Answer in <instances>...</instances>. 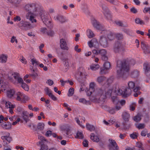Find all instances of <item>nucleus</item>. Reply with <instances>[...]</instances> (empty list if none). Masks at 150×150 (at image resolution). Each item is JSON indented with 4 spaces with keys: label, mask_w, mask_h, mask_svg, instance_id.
<instances>
[{
    "label": "nucleus",
    "mask_w": 150,
    "mask_h": 150,
    "mask_svg": "<svg viewBox=\"0 0 150 150\" xmlns=\"http://www.w3.org/2000/svg\"><path fill=\"white\" fill-rule=\"evenodd\" d=\"M127 61L125 59L122 61L118 60L117 62V67L120 68L117 70L118 77L123 79L126 78L128 74L129 69V64Z\"/></svg>",
    "instance_id": "f257e3e1"
},
{
    "label": "nucleus",
    "mask_w": 150,
    "mask_h": 150,
    "mask_svg": "<svg viewBox=\"0 0 150 150\" xmlns=\"http://www.w3.org/2000/svg\"><path fill=\"white\" fill-rule=\"evenodd\" d=\"M38 138L40 140L39 142V144H41V148L39 150H47L48 148L47 145V143L48 142L47 139L44 137L42 136H39Z\"/></svg>",
    "instance_id": "f03ea898"
},
{
    "label": "nucleus",
    "mask_w": 150,
    "mask_h": 150,
    "mask_svg": "<svg viewBox=\"0 0 150 150\" xmlns=\"http://www.w3.org/2000/svg\"><path fill=\"white\" fill-rule=\"evenodd\" d=\"M18 25L21 30H29L31 28V24L29 22L23 20L19 23Z\"/></svg>",
    "instance_id": "7ed1b4c3"
},
{
    "label": "nucleus",
    "mask_w": 150,
    "mask_h": 150,
    "mask_svg": "<svg viewBox=\"0 0 150 150\" xmlns=\"http://www.w3.org/2000/svg\"><path fill=\"white\" fill-rule=\"evenodd\" d=\"M117 94L119 95H122L124 98H126L129 96L131 94V91L129 89H119L117 91Z\"/></svg>",
    "instance_id": "20e7f679"
},
{
    "label": "nucleus",
    "mask_w": 150,
    "mask_h": 150,
    "mask_svg": "<svg viewBox=\"0 0 150 150\" xmlns=\"http://www.w3.org/2000/svg\"><path fill=\"white\" fill-rule=\"evenodd\" d=\"M36 6V5L34 3L28 4L25 6V8L28 13L32 14L33 12H36L37 10Z\"/></svg>",
    "instance_id": "39448f33"
},
{
    "label": "nucleus",
    "mask_w": 150,
    "mask_h": 150,
    "mask_svg": "<svg viewBox=\"0 0 150 150\" xmlns=\"http://www.w3.org/2000/svg\"><path fill=\"white\" fill-rule=\"evenodd\" d=\"M109 141L110 143L108 146L109 150H120L119 147L115 140L109 139Z\"/></svg>",
    "instance_id": "423d86ee"
},
{
    "label": "nucleus",
    "mask_w": 150,
    "mask_h": 150,
    "mask_svg": "<svg viewBox=\"0 0 150 150\" xmlns=\"http://www.w3.org/2000/svg\"><path fill=\"white\" fill-rule=\"evenodd\" d=\"M113 51L115 53H119L123 50L122 44L118 41H115L113 45Z\"/></svg>",
    "instance_id": "0eeeda50"
},
{
    "label": "nucleus",
    "mask_w": 150,
    "mask_h": 150,
    "mask_svg": "<svg viewBox=\"0 0 150 150\" xmlns=\"http://www.w3.org/2000/svg\"><path fill=\"white\" fill-rule=\"evenodd\" d=\"M143 67L145 73L147 77L146 82H149V80H150V66L148 64L145 63Z\"/></svg>",
    "instance_id": "6e6552de"
},
{
    "label": "nucleus",
    "mask_w": 150,
    "mask_h": 150,
    "mask_svg": "<svg viewBox=\"0 0 150 150\" xmlns=\"http://www.w3.org/2000/svg\"><path fill=\"white\" fill-rule=\"evenodd\" d=\"M141 47L145 54L150 53V45L146 44L144 42L142 41L141 43Z\"/></svg>",
    "instance_id": "1a4fd4ad"
},
{
    "label": "nucleus",
    "mask_w": 150,
    "mask_h": 150,
    "mask_svg": "<svg viewBox=\"0 0 150 150\" xmlns=\"http://www.w3.org/2000/svg\"><path fill=\"white\" fill-rule=\"evenodd\" d=\"M108 38L104 36H101L99 41L100 45L104 47H107L108 45Z\"/></svg>",
    "instance_id": "9d476101"
},
{
    "label": "nucleus",
    "mask_w": 150,
    "mask_h": 150,
    "mask_svg": "<svg viewBox=\"0 0 150 150\" xmlns=\"http://www.w3.org/2000/svg\"><path fill=\"white\" fill-rule=\"evenodd\" d=\"M6 137V139L4 141L3 145L7 147H9V145L8 144L10 143L12 141V138L9 136L10 134L9 133H8L7 134Z\"/></svg>",
    "instance_id": "9b49d317"
},
{
    "label": "nucleus",
    "mask_w": 150,
    "mask_h": 150,
    "mask_svg": "<svg viewBox=\"0 0 150 150\" xmlns=\"http://www.w3.org/2000/svg\"><path fill=\"white\" fill-rule=\"evenodd\" d=\"M60 47L62 50H68L69 48L67 46V44L65 40L63 39H61L60 40Z\"/></svg>",
    "instance_id": "f8f14e48"
},
{
    "label": "nucleus",
    "mask_w": 150,
    "mask_h": 150,
    "mask_svg": "<svg viewBox=\"0 0 150 150\" xmlns=\"http://www.w3.org/2000/svg\"><path fill=\"white\" fill-rule=\"evenodd\" d=\"M11 123L9 122H2L1 126L3 129L8 130L11 129Z\"/></svg>",
    "instance_id": "ddd939ff"
},
{
    "label": "nucleus",
    "mask_w": 150,
    "mask_h": 150,
    "mask_svg": "<svg viewBox=\"0 0 150 150\" xmlns=\"http://www.w3.org/2000/svg\"><path fill=\"white\" fill-rule=\"evenodd\" d=\"M95 84L94 82L91 83L89 85V90L87 92V94L88 96H90L95 91Z\"/></svg>",
    "instance_id": "4468645a"
},
{
    "label": "nucleus",
    "mask_w": 150,
    "mask_h": 150,
    "mask_svg": "<svg viewBox=\"0 0 150 150\" xmlns=\"http://www.w3.org/2000/svg\"><path fill=\"white\" fill-rule=\"evenodd\" d=\"M55 20L58 21L62 23L67 22L68 21L67 19H66L63 16L61 15H58L56 16Z\"/></svg>",
    "instance_id": "2eb2a0df"
},
{
    "label": "nucleus",
    "mask_w": 150,
    "mask_h": 150,
    "mask_svg": "<svg viewBox=\"0 0 150 150\" xmlns=\"http://www.w3.org/2000/svg\"><path fill=\"white\" fill-rule=\"evenodd\" d=\"M123 129H129L131 126L130 122L128 120H124L122 123Z\"/></svg>",
    "instance_id": "dca6fc26"
},
{
    "label": "nucleus",
    "mask_w": 150,
    "mask_h": 150,
    "mask_svg": "<svg viewBox=\"0 0 150 150\" xmlns=\"http://www.w3.org/2000/svg\"><path fill=\"white\" fill-rule=\"evenodd\" d=\"M122 116L124 121L129 120L130 117V114L127 112H123L122 115Z\"/></svg>",
    "instance_id": "f3484780"
},
{
    "label": "nucleus",
    "mask_w": 150,
    "mask_h": 150,
    "mask_svg": "<svg viewBox=\"0 0 150 150\" xmlns=\"http://www.w3.org/2000/svg\"><path fill=\"white\" fill-rule=\"evenodd\" d=\"M92 24L93 26L97 30H100L101 28L100 25L98 22L95 19H94L92 21Z\"/></svg>",
    "instance_id": "a211bd4d"
},
{
    "label": "nucleus",
    "mask_w": 150,
    "mask_h": 150,
    "mask_svg": "<svg viewBox=\"0 0 150 150\" xmlns=\"http://www.w3.org/2000/svg\"><path fill=\"white\" fill-rule=\"evenodd\" d=\"M139 73V71L137 70H134L131 72L130 75L132 78H136L138 76Z\"/></svg>",
    "instance_id": "6ab92c4d"
},
{
    "label": "nucleus",
    "mask_w": 150,
    "mask_h": 150,
    "mask_svg": "<svg viewBox=\"0 0 150 150\" xmlns=\"http://www.w3.org/2000/svg\"><path fill=\"white\" fill-rule=\"evenodd\" d=\"M128 87L125 88L126 89H129L132 92V89H133L135 87V83L134 82L132 81H130L128 83Z\"/></svg>",
    "instance_id": "aec40b11"
},
{
    "label": "nucleus",
    "mask_w": 150,
    "mask_h": 150,
    "mask_svg": "<svg viewBox=\"0 0 150 150\" xmlns=\"http://www.w3.org/2000/svg\"><path fill=\"white\" fill-rule=\"evenodd\" d=\"M83 137L84 136L83 134L82 131L79 132V131H78L76 134V136L75 138L77 139H82L83 138Z\"/></svg>",
    "instance_id": "412c9836"
},
{
    "label": "nucleus",
    "mask_w": 150,
    "mask_h": 150,
    "mask_svg": "<svg viewBox=\"0 0 150 150\" xmlns=\"http://www.w3.org/2000/svg\"><path fill=\"white\" fill-rule=\"evenodd\" d=\"M104 14L105 17L107 19H111L112 18V15L109 10H106V11L104 12Z\"/></svg>",
    "instance_id": "4be33fe9"
},
{
    "label": "nucleus",
    "mask_w": 150,
    "mask_h": 150,
    "mask_svg": "<svg viewBox=\"0 0 150 150\" xmlns=\"http://www.w3.org/2000/svg\"><path fill=\"white\" fill-rule=\"evenodd\" d=\"M45 126V124L43 122H39L37 126V129L39 130L42 131L43 130L44 126Z\"/></svg>",
    "instance_id": "5701e85b"
},
{
    "label": "nucleus",
    "mask_w": 150,
    "mask_h": 150,
    "mask_svg": "<svg viewBox=\"0 0 150 150\" xmlns=\"http://www.w3.org/2000/svg\"><path fill=\"white\" fill-rule=\"evenodd\" d=\"M60 128L62 131L68 132L70 130L69 127L67 125H64L60 126Z\"/></svg>",
    "instance_id": "b1692460"
},
{
    "label": "nucleus",
    "mask_w": 150,
    "mask_h": 150,
    "mask_svg": "<svg viewBox=\"0 0 150 150\" xmlns=\"http://www.w3.org/2000/svg\"><path fill=\"white\" fill-rule=\"evenodd\" d=\"M86 127L88 130L91 132L94 131L95 129L93 125H91L88 123L86 124Z\"/></svg>",
    "instance_id": "393cba45"
},
{
    "label": "nucleus",
    "mask_w": 150,
    "mask_h": 150,
    "mask_svg": "<svg viewBox=\"0 0 150 150\" xmlns=\"http://www.w3.org/2000/svg\"><path fill=\"white\" fill-rule=\"evenodd\" d=\"M91 139L92 141L97 142H98L99 141L98 137L95 136L94 133L91 134Z\"/></svg>",
    "instance_id": "a878e982"
},
{
    "label": "nucleus",
    "mask_w": 150,
    "mask_h": 150,
    "mask_svg": "<svg viewBox=\"0 0 150 150\" xmlns=\"http://www.w3.org/2000/svg\"><path fill=\"white\" fill-rule=\"evenodd\" d=\"M64 60V61L65 62L64 67H65V68H64L63 69H62V70L64 72H66L69 69V65L68 62L67 61H66V60L65 59H63V60Z\"/></svg>",
    "instance_id": "bb28decb"
},
{
    "label": "nucleus",
    "mask_w": 150,
    "mask_h": 150,
    "mask_svg": "<svg viewBox=\"0 0 150 150\" xmlns=\"http://www.w3.org/2000/svg\"><path fill=\"white\" fill-rule=\"evenodd\" d=\"M100 70L99 73L100 74L105 75L108 72V69H105V68L103 67H100Z\"/></svg>",
    "instance_id": "cd10ccee"
},
{
    "label": "nucleus",
    "mask_w": 150,
    "mask_h": 150,
    "mask_svg": "<svg viewBox=\"0 0 150 150\" xmlns=\"http://www.w3.org/2000/svg\"><path fill=\"white\" fill-rule=\"evenodd\" d=\"M111 99L113 103L117 105L119 103V101L118 99L117 96H111Z\"/></svg>",
    "instance_id": "c85d7f7f"
},
{
    "label": "nucleus",
    "mask_w": 150,
    "mask_h": 150,
    "mask_svg": "<svg viewBox=\"0 0 150 150\" xmlns=\"http://www.w3.org/2000/svg\"><path fill=\"white\" fill-rule=\"evenodd\" d=\"M15 94V92L14 90L11 89L10 90L7 91V96L9 98L12 97Z\"/></svg>",
    "instance_id": "c756f323"
},
{
    "label": "nucleus",
    "mask_w": 150,
    "mask_h": 150,
    "mask_svg": "<svg viewBox=\"0 0 150 150\" xmlns=\"http://www.w3.org/2000/svg\"><path fill=\"white\" fill-rule=\"evenodd\" d=\"M22 0H8L13 5H16L20 4Z\"/></svg>",
    "instance_id": "7c9ffc66"
},
{
    "label": "nucleus",
    "mask_w": 150,
    "mask_h": 150,
    "mask_svg": "<svg viewBox=\"0 0 150 150\" xmlns=\"http://www.w3.org/2000/svg\"><path fill=\"white\" fill-rule=\"evenodd\" d=\"M135 22L136 23L141 25L145 24V22L143 20L140 19L139 18H136L135 19Z\"/></svg>",
    "instance_id": "2f4dec72"
},
{
    "label": "nucleus",
    "mask_w": 150,
    "mask_h": 150,
    "mask_svg": "<svg viewBox=\"0 0 150 150\" xmlns=\"http://www.w3.org/2000/svg\"><path fill=\"white\" fill-rule=\"evenodd\" d=\"M7 60V57L4 55L2 54L0 57V62L2 63H5Z\"/></svg>",
    "instance_id": "473e14b6"
},
{
    "label": "nucleus",
    "mask_w": 150,
    "mask_h": 150,
    "mask_svg": "<svg viewBox=\"0 0 150 150\" xmlns=\"http://www.w3.org/2000/svg\"><path fill=\"white\" fill-rule=\"evenodd\" d=\"M99 67L100 66L99 64H95L91 65L90 68L92 70L95 71L98 69Z\"/></svg>",
    "instance_id": "72a5a7b5"
},
{
    "label": "nucleus",
    "mask_w": 150,
    "mask_h": 150,
    "mask_svg": "<svg viewBox=\"0 0 150 150\" xmlns=\"http://www.w3.org/2000/svg\"><path fill=\"white\" fill-rule=\"evenodd\" d=\"M21 86L25 91H28L29 90V86L24 82L21 84Z\"/></svg>",
    "instance_id": "f704fd0d"
},
{
    "label": "nucleus",
    "mask_w": 150,
    "mask_h": 150,
    "mask_svg": "<svg viewBox=\"0 0 150 150\" xmlns=\"http://www.w3.org/2000/svg\"><path fill=\"white\" fill-rule=\"evenodd\" d=\"M150 115L149 113L146 112L144 116V121L145 122H148L149 120Z\"/></svg>",
    "instance_id": "c9c22d12"
},
{
    "label": "nucleus",
    "mask_w": 150,
    "mask_h": 150,
    "mask_svg": "<svg viewBox=\"0 0 150 150\" xmlns=\"http://www.w3.org/2000/svg\"><path fill=\"white\" fill-rule=\"evenodd\" d=\"M106 78L104 76H100L98 77L97 79V81L99 83L103 82L106 80Z\"/></svg>",
    "instance_id": "e433bc0d"
},
{
    "label": "nucleus",
    "mask_w": 150,
    "mask_h": 150,
    "mask_svg": "<svg viewBox=\"0 0 150 150\" xmlns=\"http://www.w3.org/2000/svg\"><path fill=\"white\" fill-rule=\"evenodd\" d=\"M142 118L140 114H138L137 115L135 116L133 118V120L136 122H138L140 121Z\"/></svg>",
    "instance_id": "4c0bfd02"
},
{
    "label": "nucleus",
    "mask_w": 150,
    "mask_h": 150,
    "mask_svg": "<svg viewBox=\"0 0 150 150\" xmlns=\"http://www.w3.org/2000/svg\"><path fill=\"white\" fill-rule=\"evenodd\" d=\"M74 89L73 88H70L68 91L67 95L68 96H72L74 93Z\"/></svg>",
    "instance_id": "58836bf2"
},
{
    "label": "nucleus",
    "mask_w": 150,
    "mask_h": 150,
    "mask_svg": "<svg viewBox=\"0 0 150 150\" xmlns=\"http://www.w3.org/2000/svg\"><path fill=\"white\" fill-rule=\"evenodd\" d=\"M103 67H105V69H109L110 67V63L108 61H106L103 64Z\"/></svg>",
    "instance_id": "ea45409f"
},
{
    "label": "nucleus",
    "mask_w": 150,
    "mask_h": 150,
    "mask_svg": "<svg viewBox=\"0 0 150 150\" xmlns=\"http://www.w3.org/2000/svg\"><path fill=\"white\" fill-rule=\"evenodd\" d=\"M87 32H88V33L87 36L89 38H91L94 36V33L91 30L89 29H88L87 30Z\"/></svg>",
    "instance_id": "a19ab883"
},
{
    "label": "nucleus",
    "mask_w": 150,
    "mask_h": 150,
    "mask_svg": "<svg viewBox=\"0 0 150 150\" xmlns=\"http://www.w3.org/2000/svg\"><path fill=\"white\" fill-rule=\"evenodd\" d=\"M99 54H100L101 56L106 54V51L104 49H102L99 50Z\"/></svg>",
    "instance_id": "79ce46f5"
},
{
    "label": "nucleus",
    "mask_w": 150,
    "mask_h": 150,
    "mask_svg": "<svg viewBox=\"0 0 150 150\" xmlns=\"http://www.w3.org/2000/svg\"><path fill=\"white\" fill-rule=\"evenodd\" d=\"M108 40L109 39L110 40H113L114 38V37L113 36V33H110L108 34L107 37Z\"/></svg>",
    "instance_id": "37998d69"
},
{
    "label": "nucleus",
    "mask_w": 150,
    "mask_h": 150,
    "mask_svg": "<svg viewBox=\"0 0 150 150\" xmlns=\"http://www.w3.org/2000/svg\"><path fill=\"white\" fill-rule=\"evenodd\" d=\"M130 137L133 139H136L137 138V135L136 132H134L132 134H131Z\"/></svg>",
    "instance_id": "c03bdc74"
},
{
    "label": "nucleus",
    "mask_w": 150,
    "mask_h": 150,
    "mask_svg": "<svg viewBox=\"0 0 150 150\" xmlns=\"http://www.w3.org/2000/svg\"><path fill=\"white\" fill-rule=\"evenodd\" d=\"M122 31L127 35H130L131 33V31L129 29L123 28Z\"/></svg>",
    "instance_id": "a18cd8bd"
},
{
    "label": "nucleus",
    "mask_w": 150,
    "mask_h": 150,
    "mask_svg": "<svg viewBox=\"0 0 150 150\" xmlns=\"http://www.w3.org/2000/svg\"><path fill=\"white\" fill-rule=\"evenodd\" d=\"M21 98V102H22L25 103L26 102V100L28 99V97L27 96L24 94L22 96Z\"/></svg>",
    "instance_id": "49530a36"
},
{
    "label": "nucleus",
    "mask_w": 150,
    "mask_h": 150,
    "mask_svg": "<svg viewBox=\"0 0 150 150\" xmlns=\"http://www.w3.org/2000/svg\"><path fill=\"white\" fill-rule=\"evenodd\" d=\"M83 6L84 7L83 8V10L84 12L85 13H88V6L86 4H84Z\"/></svg>",
    "instance_id": "de8ad7c7"
},
{
    "label": "nucleus",
    "mask_w": 150,
    "mask_h": 150,
    "mask_svg": "<svg viewBox=\"0 0 150 150\" xmlns=\"http://www.w3.org/2000/svg\"><path fill=\"white\" fill-rule=\"evenodd\" d=\"M22 119L25 121L26 123L30 121L29 116H23L22 117Z\"/></svg>",
    "instance_id": "09e8293b"
},
{
    "label": "nucleus",
    "mask_w": 150,
    "mask_h": 150,
    "mask_svg": "<svg viewBox=\"0 0 150 150\" xmlns=\"http://www.w3.org/2000/svg\"><path fill=\"white\" fill-rule=\"evenodd\" d=\"M79 102L85 104H87L88 103L87 101L84 98H81L79 99Z\"/></svg>",
    "instance_id": "8fccbe9b"
},
{
    "label": "nucleus",
    "mask_w": 150,
    "mask_h": 150,
    "mask_svg": "<svg viewBox=\"0 0 150 150\" xmlns=\"http://www.w3.org/2000/svg\"><path fill=\"white\" fill-rule=\"evenodd\" d=\"M29 76H31L33 79H35L38 76V74L35 72H32L31 74H29Z\"/></svg>",
    "instance_id": "3c124183"
},
{
    "label": "nucleus",
    "mask_w": 150,
    "mask_h": 150,
    "mask_svg": "<svg viewBox=\"0 0 150 150\" xmlns=\"http://www.w3.org/2000/svg\"><path fill=\"white\" fill-rule=\"evenodd\" d=\"M142 144L140 142H137L136 143V146L142 149L143 148L142 147Z\"/></svg>",
    "instance_id": "603ef678"
},
{
    "label": "nucleus",
    "mask_w": 150,
    "mask_h": 150,
    "mask_svg": "<svg viewBox=\"0 0 150 150\" xmlns=\"http://www.w3.org/2000/svg\"><path fill=\"white\" fill-rule=\"evenodd\" d=\"M82 143L83 146L85 147H87L88 146V142L87 140L85 139L84 140Z\"/></svg>",
    "instance_id": "864d4df0"
},
{
    "label": "nucleus",
    "mask_w": 150,
    "mask_h": 150,
    "mask_svg": "<svg viewBox=\"0 0 150 150\" xmlns=\"http://www.w3.org/2000/svg\"><path fill=\"white\" fill-rule=\"evenodd\" d=\"M46 34L52 37L54 35V32L53 31L50 30L49 31L46 32Z\"/></svg>",
    "instance_id": "5fc2aeb1"
},
{
    "label": "nucleus",
    "mask_w": 150,
    "mask_h": 150,
    "mask_svg": "<svg viewBox=\"0 0 150 150\" xmlns=\"http://www.w3.org/2000/svg\"><path fill=\"white\" fill-rule=\"evenodd\" d=\"M21 116L22 117L29 116V113L27 111H23L22 112Z\"/></svg>",
    "instance_id": "6e6d98bb"
},
{
    "label": "nucleus",
    "mask_w": 150,
    "mask_h": 150,
    "mask_svg": "<svg viewBox=\"0 0 150 150\" xmlns=\"http://www.w3.org/2000/svg\"><path fill=\"white\" fill-rule=\"evenodd\" d=\"M116 37L118 40H120L122 39L123 35L122 34L120 33H117L116 35Z\"/></svg>",
    "instance_id": "4d7b16f0"
},
{
    "label": "nucleus",
    "mask_w": 150,
    "mask_h": 150,
    "mask_svg": "<svg viewBox=\"0 0 150 150\" xmlns=\"http://www.w3.org/2000/svg\"><path fill=\"white\" fill-rule=\"evenodd\" d=\"M13 74L14 75L13 76L14 79L17 80L19 76V74L17 72H14L13 74L12 73V75H13Z\"/></svg>",
    "instance_id": "13d9d810"
},
{
    "label": "nucleus",
    "mask_w": 150,
    "mask_h": 150,
    "mask_svg": "<svg viewBox=\"0 0 150 150\" xmlns=\"http://www.w3.org/2000/svg\"><path fill=\"white\" fill-rule=\"evenodd\" d=\"M130 11L131 12L134 13H136L138 12L137 9H136L134 7H132V8H131L130 10Z\"/></svg>",
    "instance_id": "bf43d9fd"
},
{
    "label": "nucleus",
    "mask_w": 150,
    "mask_h": 150,
    "mask_svg": "<svg viewBox=\"0 0 150 150\" xmlns=\"http://www.w3.org/2000/svg\"><path fill=\"white\" fill-rule=\"evenodd\" d=\"M49 95V96L50 97L51 99L54 101H56L57 100V99L55 96H54L52 93H50Z\"/></svg>",
    "instance_id": "052dcab7"
},
{
    "label": "nucleus",
    "mask_w": 150,
    "mask_h": 150,
    "mask_svg": "<svg viewBox=\"0 0 150 150\" xmlns=\"http://www.w3.org/2000/svg\"><path fill=\"white\" fill-rule=\"evenodd\" d=\"M46 83H47L50 86H52L54 84V82L52 80L49 79L47 80Z\"/></svg>",
    "instance_id": "680f3d73"
},
{
    "label": "nucleus",
    "mask_w": 150,
    "mask_h": 150,
    "mask_svg": "<svg viewBox=\"0 0 150 150\" xmlns=\"http://www.w3.org/2000/svg\"><path fill=\"white\" fill-rule=\"evenodd\" d=\"M52 134V132L50 130H48L46 133L45 136L47 137H49Z\"/></svg>",
    "instance_id": "e2e57ef3"
},
{
    "label": "nucleus",
    "mask_w": 150,
    "mask_h": 150,
    "mask_svg": "<svg viewBox=\"0 0 150 150\" xmlns=\"http://www.w3.org/2000/svg\"><path fill=\"white\" fill-rule=\"evenodd\" d=\"M47 30V29L45 28H41L40 29L41 32L44 34L46 33Z\"/></svg>",
    "instance_id": "0e129e2a"
},
{
    "label": "nucleus",
    "mask_w": 150,
    "mask_h": 150,
    "mask_svg": "<svg viewBox=\"0 0 150 150\" xmlns=\"http://www.w3.org/2000/svg\"><path fill=\"white\" fill-rule=\"evenodd\" d=\"M101 59H102L104 61H107V60L108 59V57L106 56V54L105 55L103 56H101Z\"/></svg>",
    "instance_id": "69168bd1"
},
{
    "label": "nucleus",
    "mask_w": 150,
    "mask_h": 150,
    "mask_svg": "<svg viewBox=\"0 0 150 150\" xmlns=\"http://www.w3.org/2000/svg\"><path fill=\"white\" fill-rule=\"evenodd\" d=\"M17 80L18 82L19 83L22 84L23 83H24L23 80L21 77H18Z\"/></svg>",
    "instance_id": "338daca9"
},
{
    "label": "nucleus",
    "mask_w": 150,
    "mask_h": 150,
    "mask_svg": "<svg viewBox=\"0 0 150 150\" xmlns=\"http://www.w3.org/2000/svg\"><path fill=\"white\" fill-rule=\"evenodd\" d=\"M41 18L42 19L43 21V22L44 23H45L47 21H48V20L47 19V18L46 16V18L45 17V16H41Z\"/></svg>",
    "instance_id": "774afa93"
}]
</instances>
